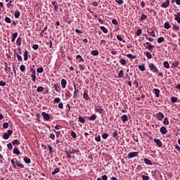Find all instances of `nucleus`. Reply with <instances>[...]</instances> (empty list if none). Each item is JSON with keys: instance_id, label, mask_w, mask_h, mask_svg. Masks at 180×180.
I'll list each match as a JSON object with an SVG mask.
<instances>
[{"instance_id": "13d9d810", "label": "nucleus", "mask_w": 180, "mask_h": 180, "mask_svg": "<svg viewBox=\"0 0 180 180\" xmlns=\"http://www.w3.org/2000/svg\"><path fill=\"white\" fill-rule=\"evenodd\" d=\"M66 154L68 155V158H72V156H71V154H74V152H66Z\"/></svg>"}, {"instance_id": "473e14b6", "label": "nucleus", "mask_w": 180, "mask_h": 180, "mask_svg": "<svg viewBox=\"0 0 180 180\" xmlns=\"http://www.w3.org/2000/svg\"><path fill=\"white\" fill-rule=\"evenodd\" d=\"M127 58L131 59V58H137V56H133L131 53H129L127 55Z\"/></svg>"}, {"instance_id": "ea45409f", "label": "nucleus", "mask_w": 180, "mask_h": 180, "mask_svg": "<svg viewBox=\"0 0 180 180\" xmlns=\"http://www.w3.org/2000/svg\"><path fill=\"white\" fill-rule=\"evenodd\" d=\"M120 63L121 65H126L127 61L125 59L122 58L120 60Z\"/></svg>"}, {"instance_id": "72a5a7b5", "label": "nucleus", "mask_w": 180, "mask_h": 180, "mask_svg": "<svg viewBox=\"0 0 180 180\" xmlns=\"http://www.w3.org/2000/svg\"><path fill=\"white\" fill-rule=\"evenodd\" d=\"M91 56H99V51H98V50L92 51Z\"/></svg>"}, {"instance_id": "864d4df0", "label": "nucleus", "mask_w": 180, "mask_h": 180, "mask_svg": "<svg viewBox=\"0 0 180 180\" xmlns=\"http://www.w3.org/2000/svg\"><path fill=\"white\" fill-rule=\"evenodd\" d=\"M43 71H44L43 68H38L37 69V72H38L39 74H41V72H43Z\"/></svg>"}, {"instance_id": "680f3d73", "label": "nucleus", "mask_w": 180, "mask_h": 180, "mask_svg": "<svg viewBox=\"0 0 180 180\" xmlns=\"http://www.w3.org/2000/svg\"><path fill=\"white\" fill-rule=\"evenodd\" d=\"M65 96L68 98H70V96H72L71 92L70 91H67V92L65 93Z\"/></svg>"}, {"instance_id": "4d7b16f0", "label": "nucleus", "mask_w": 180, "mask_h": 180, "mask_svg": "<svg viewBox=\"0 0 180 180\" xmlns=\"http://www.w3.org/2000/svg\"><path fill=\"white\" fill-rule=\"evenodd\" d=\"M70 135L72 136V137L73 139H77V134L75 133V131H72L70 134Z\"/></svg>"}, {"instance_id": "e433bc0d", "label": "nucleus", "mask_w": 180, "mask_h": 180, "mask_svg": "<svg viewBox=\"0 0 180 180\" xmlns=\"http://www.w3.org/2000/svg\"><path fill=\"white\" fill-rule=\"evenodd\" d=\"M77 60H78L79 63H80V61L84 62V59L82 58V56H81V55H77L76 56Z\"/></svg>"}, {"instance_id": "6ab92c4d", "label": "nucleus", "mask_w": 180, "mask_h": 180, "mask_svg": "<svg viewBox=\"0 0 180 180\" xmlns=\"http://www.w3.org/2000/svg\"><path fill=\"white\" fill-rule=\"evenodd\" d=\"M96 114H93L89 117V120L93 121V120H96Z\"/></svg>"}, {"instance_id": "a211bd4d", "label": "nucleus", "mask_w": 180, "mask_h": 180, "mask_svg": "<svg viewBox=\"0 0 180 180\" xmlns=\"http://www.w3.org/2000/svg\"><path fill=\"white\" fill-rule=\"evenodd\" d=\"M143 161L147 165H153V162L147 158L143 159Z\"/></svg>"}, {"instance_id": "603ef678", "label": "nucleus", "mask_w": 180, "mask_h": 180, "mask_svg": "<svg viewBox=\"0 0 180 180\" xmlns=\"http://www.w3.org/2000/svg\"><path fill=\"white\" fill-rule=\"evenodd\" d=\"M141 178L143 180H149L150 179V176H146L144 174L141 175Z\"/></svg>"}, {"instance_id": "6e6d98bb", "label": "nucleus", "mask_w": 180, "mask_h": 180, "mask_svg": "<svg viewBox=\"0 0 180 180\" xmlns=\"http://www.w3.org/2000/svg\"><path fill=\"white\" fill-rule=\"evenodd\" d=\"M146 49H148L149 51H153V50H154V46H146Z\"/></svg>"}, {"instance_id": "a19ab883", "label": "nucleus", "mask_w": 180, "mask_h": 180, "mask_svg": "<svg viewBox=\"0 0 180 180\" xmlns=\"http://www.w3.org/2000/svg\"><path fill=\"white\" fill-rule=\"evenodd\" d=\"M109 137V134L108 133H104L102 134V138L104 140H106V139H108Z\"/></svg>"}, {"instance_id": "f704fd0d", "label": "nucleus", "mask_w": 180, "mask_h": 180, "mask_svg": "<svg viewBox=\"0 0 180 180\" xmlns=\"http://www.w3.org/2000/svg\"><path fill=\"white\" fill-rule=\"evenodd\" d=\"M13 154H16L17 155H19V154H20V151L19 150V149H18V148H14Z\"/></svg>"}, {"instance_id": "7ed1b4c3", "label": "nucleus", "mask_w": 180, "mask_h": 180, "mask_svg": "<svg viewBox=\"0 0 180 180\" xmlns=\"http://www.w3.org/2000/svg\"><path fill=\"white\" fill-rule=\"evenodd\" d=\"M13 133V131H12L11 129L8 130L7 132L4 134V140H8V139H9L11 136H12Z\"/></svg>"}, {"instance_id": "09e8293b", "label": "nucleus", "mask_w": 180, "mask_h": 180, "mask_svg": "<svg viewBox=\"0 0 180 180\" xmlns=\"http://www.w3.org/2000/svg\"><path fill=\"white\" fill-rule=\"evenodd\" d=\"M5 22H6V23H12V20H11V18L9 17L5 18Z\"/></svg>"}, {"instance_id": "423d86ee", "label": "nucleus", "mask_w": 180, "mask_h": 180, "mask_svg": "<svg viewBox=\"0 0 180 180\" xmlns=\"http://www.w3.org/2000/svg\"><path fill=\"white\" fill-rule=\"evenodd\" d=\"M42 116L44 117V120H45V122H49V120H50V115L46 112H42Z\"/></svg>"}, {"instance_id": "2eb2a0df", "label": "nucleus", "mask_w": 180, "mask_h": 180, "mask_svg": "<svg viewBox=\"0 0 180 180\" xmlns=\"http://www.w3.org/2000/svg\"><path fill=\"white\" fill-rule=\"evenodd\" d=\"M61 85H62V88H65V86H67V80H65V79H62Z\"/></svg>"}, {"instance_id": "a878e982", "label": "nucleus", "mask_w": 180, "mask_h": 180, "mask_svg": "<svg viewBox=\"0 0 180 180\" xmlns=\"http://www.w3.org/2000/svg\"><path fill=\"white\" fill-rule=\"evenodd\" d=\"M28 54L27 50H25L24 52V61H27Z\"/></svg>"}, {"instance_id": "7c9ffc66", "label": "nucleus", "mask_w": 180, "mask_h": 180, "mask_svg": "<svg viewBox=\"0 0 180 180\" xmlns=\"http://www.w3.org/2000/svg\"><path fill=\"white\" fill-rule=\"evenodd\" d=\"M163 65L165 68H167V70L169 69V63H168V61H165Z\"/></svg>"}, {"instance_id": "e2e57ef3", "label": "nucleus", "mask_w": 180, "mask_h": 180, "mask_svg": "<svg viewBox=\"0 0 180 180\" xmlns=\"http://www.w3.org/2000/svg\"><path fill=\"white\" fill-rule=\"evenodd\" d=\"M3 127H4V129H8V128L9 127V124H8V122L4 123Z\"/></svg>"}, {"instance_id": "4c0bfd02", "label": "nucleus", "mask_w": 180, "mask_h": 180, "mask_svg": "<svg viewBox=\"0 0 180 180\" xmlns=\"http://www.w3.org/2000/svg\"><path fill=\"white\" fill-rule=\"evenodd\" d=\"M146 56L148 60H151L153 58V56L151 55V53L150 52H146Z\"/></svg>"}, {"instance_id": "0eeeda50", "label": "nucleus", "mask_w": 180, "mask_h": 180, "mask_svg": "<svg viewBox=\"0 0 180 180\" xmlns=\"http://www.w3.org/2000/svg\"><path fill=\"white\" fill-rule=\"evenodd\" d=\"M156 117L158 120H160L161 122L164 119V114L162 112H158V114H156Z\"/></svg>"}, {"instance_id": "f3484780", "label": "nucleus", "mask_w": 180, "mask_h": 180, "mask_svg": "<svg viewBox=\"0 0 180 180\" xmlns=\"http://www.w3.org/2000/svg\"><path fill=\"white\" fill-rule=\"evenodd\" d=\"M13 146H20V141L18 139H15L12 141Z\"/></svg>"}, {"instance_id": "052dcab7", "label": "nucleus", "mask_w": 180, "mask_h": 180, "mask_svg": "<svg viewBox=\"0 0 180 180\" xmlns=\"http://www.w3.org/2000/svg\"><path fill=\"white\" fill-rule=\"evenodd\" d=\"M165 39L164 37H161L158 39V43H162L164 41Z\"/></svg>"}, {"instance_id": "a18cd8bd", "label": "nucleus", "mask_w": 180, "mask_h": 180, "mask_svg": "<svg viewBox=\"0 0 180 180\" xmlns=\"http://www.w3.org/2000/svg\"><path fill=\"white\" fill-rule=\"evenodd\" d=\"M141 33H143V31L141 30V29H138L136 32V36H141Z\"/></svg>"}, {"instance_id": "c756f323", "label": "nucleus", "mask_w": 180, "mask_h": 180, "mask_svg": "<svg viewBox=\"0 0 180 180\" xmlns=\"http://www.w3.org/2000/svg\"><path fill=\"white\" fill-rule=\"evenodd\" d=\"M78 121L80 122V123H85L86 120H85V118H84L83 117H81L79 116L78 117Z\"/></svg>"}, {"instance_id": "bf43d9fd", "label": "nucleus", "mask_w": 180, "mask_h": 180, "mask_svg": "<svg viewBox=\"0 0 180 180\" xmlns=\"http://www.w3.org/2000/svg\"><path fill=\"white\" fill-rule=\"evenodd\" d=\"M48 148L49 150V154H53V147L50 145H48Z\"/></svg>"}, {"instance_id": "aec40b11", "label": "nucleus", "mask_w": 180, "mask_h": 180, "mask_svg": "<svg viewBox=\"0 0 180 180\" xmlns=\"http://www.w3.org/2000/svg\"><path fill=\"white\" fill-rule=\"evenodd\" d=\"M172 68H176L178 65H179V60H175L172 64Z\"/></svg>"}, {"instance_id": "c9c22d12", "label": "nucleus", "mask_w": 180, "mask_h": 180, "mask_svg": "<svg viewBox=\"0 0 180 180\" xmlns=\"http://www.w3.org/2000/svg\"><path fill=\"white\" fill-rule=\"evenodd\" d=\"M16 44H17V46H20V44H22V38L21 37H19L17 39Z\"/></svg>"}, {"instance_id": "dca6fc26", "label": "nucleus", "mask_w": 180, "mask_h": 180, "mask_svg": "<svg viewBox=\"0 0 180 180\" xmlns=\"http://www.w3.org/2000/svg\"><path fill=\"white\" fill-rule=\"evenodd\" d=\"M15 165L17 167H19V168H25V165L21 164L18 160H15Z\"/></svg>"}, {"instance_id": "4468645a", "label": "nucleus", "mask_w": 180, "mask_h": 180, "mask_svg": "<svg viewBox=\"0 0 180 180\" xmlns=\"http://www.w3.org/2000/svg\"><path fill=\"white\" fill-rule=\"evenodd\" d=\"M168 6H169V0H166V1L162 4V8H168Z\"/></svg>"}, {"instance_id": "6e6552de", "label": "nucleus", "mask_w": 180, "mask_h": 180, "mask_svg": "<svg viewBox=\"0 0 180 180\" xmlns=\"http://www.w3.org/2000/svg\"><path fill=\"white\" fill-rule=\"evenodd\" d=\"M47 28H48V27H47V25L46 26H45L44 27V29L43 30H40V31H41V32L39 33V36H40V37H44V32H46V30H47Z\"/></svg>"}, {"instance_id": "b1692460", "label": "nucleus", "mask_w": 180, "mask_h": 180, "mask_svg": "<svg viewBox=\"0 0 180 180\" xmlns=\"http://www.w3.org/2000/svg\"><path fill=\"white\" fill-rule=\"evenodd\" d=\"M154 92H155V95L156 98H160V89H155Z\"/></svg>"}, {"instance_id": "cd10ccee", "label": "nucleus", "mask_w": 180, "mask_h": 180, "mask_svg": "<svg viewBox=\"0 0 180 180\" xmlns=\"http://www.w3.org/2000/svg\"><path fill=\"white\" fill-rule=\"evenodd\" d=\"M20 70L21 72H25L26 71V66H25V65H21L20 66Z\"/></svg>"}, {"instance_id": "9b49d317", "label": "nucleus", "mask_w": 180, "mask_h": 180, "mask_svg": "<svg viewBox=\"0 0 180 180\" xmlns=\"http://www.w3.org/2000/svg\"><path fill=\"white\" fill-rule=\"evenodd\" d=\"M138 68L140 70V71H146V66L143 63L139 65Z\"/></svg>"}, {"instance_id": "338daca9", "label": "nucleus", "mask_w": 180, "mask_h": 180, "mask_svg": "<svg viewBox=\"0 0 180 180\" xmlns=\"http://www.w3.org/2000/svg\"><path fill=\"white\" fill-rule=\"evenodd\" d=\"M173 29H174V30L179 31V27H178L176 25H173Z\"/></svg>"}, {"instance_id": "774afa93", "label": "nucleus", "mask_w": 180, "mask_h": 180, "mask_svg": "<svg viewBox=\"0 0 180 180\" xmlns=\"http://www.w3.org/2000/svg\"><path fill=\"white\" fill-rule=\"evenodd\" d=\"M7 147L8 148V150H12V148H13V146H12V143H8L7 144Z\"/></svg>"}, {"instance_id": "c03bdc74", "label": "nucleus", "mask_w": 180, "mask_h": 180, "mask_svg": "<svg viewBox=\"0 0 180 180\" xmlns=\"http://www.w3.org/2000/svg\"><path fill=\"white\" fill-rule=\"evenodd\" d=\"M100 29L103 32V33H108V30L104 26H101Z\"/></svg>"}, {"instance_id": "0e129e2a", "label": "nucleus", "mask_w": 180, "mask_h": 180, "mask_svg": "<svg viewBox=\"0 0 180 180\" xmlns=\"http://www.w3.org/2000/svg\"><path fill=\"white\" fill-rule=\"evenodd\" d=\"M112 25H115V26H117V25H118L117 20L112 19Z\"/></svg>"}, {"instance_id": "c85d7f7f", "label": "nucleus", "mask_w": 180, "mask_h": 180, "mask_svg": "<svg viewBox=\"0 0 180 180\" xmlns=\"http://www.w3.org/2000/svg\"><path fill=\"white\" fill-rule=\"evenodd\" d=\"M112 137H114V139H119V134H117V130H115V132L112 133Z\"/></svg>"}, {"instance_id": "2f4dec72", "label": "nucleus", "mask_w": 180, "mask_h": 180, "mask_svg": "<svg viewBox=\"0 0 180 180\" xmlns=\"http://www.w3.org/2000/svg\"><path fill=\"white\" fill-rule=\"evenodd\" d=\"M163 124H165V126H168V124H169V121L168 120V118L165 117L164 119Z\"/></svg>"}, {"instance_id": "393cba45", "label": "nucleus", "mask_w": 180, "mask_h": 180, "mask_svg": "<svg viewBox=\"0 0 180 180\" xmlns=\"http://www.w3.org/2000/svg\"><path fill=\"white\" fill-rule=\"evenodd\" d=\"M83 98L84 99H85V101H89V96L88 95V94H86V91L84 92Z\"/></svg>"}, {"instance_id": "39448f33", "label": "nucleus", "mask_w": 180, "mask_h": 180, "mask_svg": "<svg viewBox=\"0 0 180 180\" xmlns=\"http://www.w3.org/2000/svg\"><path fill=\"white\" fill-rule=\"evenodd\" d=\"M94 110L95 112H96V113H99L100 115H102V113H103V108H102V107L100 105L95 107Z\"/></svg>"}, {"instance_id": "4be33fe9", "label": "nucleus", "mask_w": 180, "mask_h": 180, "mask_svg": "<svg viewBox=\"0 0 180 180\" xmlns=\"http://www.w3.org/2000/svg\"><path fill=\"white\" fill-rule=\"evenodd\" d=\"M16 37H18V32H15L12 35L11 41L13 42L16 40Z\"/></svg>"}, {"instance_id": "1a4fd4ad", "label": "nucleus", "mask_w": 180, "mask_h": 180, "mask_svg": "<svg viewBox=\"0 0 180 180\" xmlns=\"http://www.w3.org/2000/svg\"><path fill=\"white\" fill-rule=\"evenodd\" d=\"M174 20H176L177 23H180V12H178L176 14H174Z\"/></svg>"}, {"instance_id": "f8f14e48", "label": "nucleus", "mask_w": 180, "mask_h": 180, "mask_svg": "<svg viewBox=\"0 0 180 180\" xmlns=\"http://www.w3.org/2000/svg\"><path fill=\"white\" fill-rule=\"evenodd\" d=\"M154 143L158 145V147H162V142L160 141V139H154Z\"/></svg>"}, {"instance_id": "f257e3e1", "label": "nucleus", "mask_w": 180, "mask_h": 180, "mask_svg": "<svg viewBox=\"0 0 180 180\" xmlns=\"http://www.w3.org/2000/svg\"><path fill=\"white\" fill-rule=\"evenodd\" d=\"M148 68L151 72H155V74H158V72H160L158 71V68H157V66H155L154 63H149Z\"/></svg>"}, {"instance_id": "bb28decb", "label": "nucleus", "mask_w": 180, "mask_h": 180, "mask_svg": "<svg viewBox=\"0 0 180 180\" xmlns=\"http://www.w3.org/2000/svg\"><path fill=\"white\" fill-rule=\"evenodd\" d=\"M24 162H25V164H30V162H32V160H30V158L25 157L24 158Z\"/></svg>"}, {"instance_id": "3c124183", "label": "nucleus", "mask_w": 180, "mask_h": 180, "mask_svg": "<svg viewBox=\"0 0 180 180\" xmlns=\"http://www.w3.org/2000/svg\"><path fill=\"white\" fill-rule=\"evenodd\" d=\"M60 102H61V98H60L58 97L54 98L55 103H60Z\"/></svg>"}, {"instance_id": "f03ea898", "label": "nucleus", "mask_w": 180, "mask_h": 180, "mask_svg": "<svg viewBox=\"0 0 180 180\" xmlns=\"http://www.w3.org/2000/svg\"><path fill=\"white\" fill-rule=\"evenodd\" d=\"M78 88H79V86H78V84H77V85L74 84L75 91L73 93V96H74L75 99H77V98H79V96H78V94H79V89H78Z\"/></svg>"}, {"instance_id": "5fc2aeb1", "label": "nucleus", "mask_w": 180, "mask_h": 180, "mask_svg": "<svg viewBox=\"0 0 180 180\" xmlns=\"http://www.w3.org/2000/svg\"><path fill=\"white\" fill-rule=\"evenodd\" d=\"M95 140L96 141H97V143H101V135H98L97 136H96Z\"/></svg>"}, {"instance_id": "37998d69", "label": "nucleus", "mask_w": 180, "mask_h": 180, "mask_svg": "<svg viewBox=\"0 0 180 180\" xmlns=\"http://www.w3.org/2000/svg\"><path fill=\"white\" fill-rule=\"evenodd\" d=\"M170 101H172L173 103H176V102H178V98H176V97H172L170 98Z\"/></svg>"}, {"instance_id": "ddd939ff", "label": "nucleus", "mask_w": 180, "mask_h": 180, "mask_svg": "<svg viewBox=\"0 0 180 180\" xmlns=\"http://www.w3.org/2000/svg\"><path fill=\"white\" fill-rule=\"evenodd\" d=\"M14 17L15 19H19L20 17V11L19 10H16L15 12L14 13Z\"/></svg>"}, {"instance_id": "de8ad7c7", "label": "nucleus", "mask_w": 180, "mask_h": 180, "mask_svg": "<svg viewBox=\"0 0 180 180\" xmlns=\"http://www.w3.org/2000/svg\"><path fill=\"white\" fill-rule=\"evenodd\" d=\"M124 75L123 70H120L118 73V78H122Z\"/></svg>"}, {"instance_id": "49530a36", "label": "nucleus", "mask_w": 180, "mask_h": 180, "mask_svg": "<svg viewBox=\"0 0 180 180\" xmlns=\"http://www.w3.org/2000/svg\"><path fill=\"white\" fill-rule=\"evenodd\" d=\"M37 91L38 92H43V91H44V88L41 86H38L37 89Z\"/></svg>"}, {"instance_id": "69168bd1", "label": "nucleus", "mask_w": 180, "mask_h": 180, "mask_svg": "<svg viewBox=\"0 0 180 180\" xmlns=\"http://www.w3.org/2000/svg\"><path fill=\"white\" fill-rule=\"evenodd\" d=\"M11 162L13 168H16V162H15V160H11Z\"/></svg>"}, {"instance_id": "79ce46f5", "label": "nucleus", "mask_w": 180, "mask_h": 180, "mask_svg": "<svg viewBox=\"0 0 180 180\" xmlns=\"http://www.w3.org/2000/svg\"><path fill=\"white\" fill-rule=\"evenodd\" d=\"M60 172V169L58 167L56 168L53 172H52V175H56Z\"/></svg>"}, {"instance_id": "58836bf2", "label": "nucleus", "mask_w": 180, "mask_h": 180, "mask_svg": "<svg viewBox=\"0 0 180 180\" xmlns=\"http://www.w3.org/2000/svg\"><path fill=\"white\" fill-rule=\"evenodd\" d=\"M165 29H171V25H169V22H165L164 24Z\"/></svg>"}, {"instance_id": "5701e85b", "label": "nucleus", "mask_w": 180, "mask_h": 180, "mask_svg": "<svg viewBox=\"0 0 180 180\" xmlns=\"http://www.w3.org/2000/svg\"><path fill=\"white\" fill-rule=\"evenodd\" d=\"M147 18H148L147 15L142 13L139 20H141V22H143V20H146Z\"/></svg>"}, {"instance_id": "8fccbe9b", "label": "nucleus", "mask_w": 180, "mask_h": 180, "mask_svg": "<svg viewBox=\"0 0 180 180\" xmlns=\"http://www.w3.org/2000/svg\"><path fill=\"white\" fill-rule=\"evenodd\" d=\"M115 2L118 4V5H123L124 4V1L123 0H116Z\"/></svg>"}, {"instance_id": "9d476101", "label": "nucleus", "mask_w": 180, "mask_h": 180, "mask_svg": "<svg viewBox=\"0 0 180 180\" xmlns=\"http://www.w3.org/2000/svg\"><path fill=\"white\" fill-rule=\"evenodd\" d=\"M160 131L162 134H167V133H168V131L167 130V128L164 126L160 128Z\"/></svg>"}, {"instance_id": "20e7f679", "label": "nucleus", "mask_w": 180, "mask_h": 180, "mask_svg": "<svg viewBox=\"0 0 180 180\" xmlns=\"http://www.w3.org/2000/svg\"><path fill=\"white\" fill-rule=\"evenodd\" d=\"M128 158L130 160V158H134V157H139V153L138 152H131L128 154Z\"/></svg>"}, {"instance_id": "412c9836", "label": "nucleus", "mask_w": 180, "mask_h": 180, "mask_svg": "<svg viewBox=\"0 0 180 180\" xmlns=\"http://www.w3.org/2000/svg\"><path fill=\"white\" fill-rule=\"evenodd\" d=\"M121 119H122L123 123H126V122H127V120H128V117H127V115H124L121 117Z\"/></svg>"}]
</instances>
